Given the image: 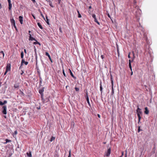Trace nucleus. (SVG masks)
Segmentation results:
<instances>
[{
  "label": "nucleus",
  "mask_w": 157,
  "mask_h": 157,
  "mask_svg": "<svg viewBox=\"0 0 157 157\" xmlns=\"http://www.w3.org/2000/svg\"><path fill=\"white\" fill-rule=\"evenodd\" d=\"M6 109L7 107L6 105H4L3 106L2 112L4 114L6 115L7 114Z\"/></svg>",
  "instance_id": "2"
},
{
  "label": "nucleus",
  "mask_w": 157,
  "mask_h": 157,
  "mask_svg": "<svg viewBox=\"0 0 157 157\" xmlns=\"http://www.w3.org/2000/svg\"><path fill=\"white\" fill-rule=\"evenodd\" d=\"M133 60H132V61H133V59H134L135 58V56H134V54L133 53Z\"/></svg>",
  "instance_id": "49"
},
{
  "label": "nucleus",
  "mask_w": 157,
  "mask_h": 157,
  "mask_svg": "<svg viewBox=\"0 0 157 157\" xmlns=\"http://www.w3.org/2000/svg\"><path fill=\"white\" fill-rule=\"evenodd\" d=\"M7 103V101L6 100H5L3 101V104H4V105L5 104H6Z\"/></svg>",
  "instance_id": "37"
},
{
  "label": "nucleus",
  "mask_w": 157,
  "mask_h": 157,
  "mask_svg": "<svg viewBox=\"0 0 157 157\" xmlns=\"http://www.w3.org/2000/svg\"><path fill=\"white\" fill-rule=\"evenodd\" d=\"M19 21L21 24H23V17L21 16H20L19 17Z\"/></svg>",
  "instance_id": "11"
},
{
  "label": "nucleus",
  "mask_w": 157,
  "mask_h": 157,
  "mask_svg": "<svg viewBox=\"0 0 157 157\" xmlns=\"http://www.w3.org/2000/svg\"><path fill=\"white\" fill-rule=\"evenodd\" d=\"M131 62L132 61H131V60L130 59H129V64L130 63V64H131Z\"/></svg>",
  "instance_id": "51"
},
{
  "label": "nucleus",
  "mask_w": 157,
  "mask_h": 157,
  "mask_svg": "<svg viewBox=\"0 0 157 157\" xmlns=\"http://www.w3.org/2000/svg\"><path fill=\"white\" fill-rule=\"evenodd\" d=\"M10 64H8L6 67V70L7 71H10Z\"/></svg>",
  "instance_id": "9"
},
{
  "label": "nucleus",
  "mask_w": 157,
  "mask_h": 157,
  "mask_svg": "<svg viewBox=\"0 0 157 157\" xmlns=\"http://www.w3.org/2000/svg\"><path fill=\"white\" fill-rule=\"evenodd\" d=\"M32 16H33V18H34V19H36L35 17V16L34 15H32Z\"/></svg>",
  "instance_id": "55"
},
{
  "label": "nucleus",
  "mask_w": 157,
  "mask_h": 157,
  "mask_svg": "<svg viewBox=\"0 0 157 157\" xmlns=\"http://www.w3.org/2000/svg\"><path fill=\"white\" fill-rule=\"evenodd\" d=\"M46 23H47V24H48V25H49V19H48V17L47 15L46 16Z\"/></svg>",
  "instance_id": "15"
},
{
  "label": "nucleus",
  "mask_w": 157,
  "mask_h": 157,
  "mask_svg": "<svg viewBox=\"0 0 157 157\" xmlns=\"http://www.w3.org/2000/svg\"><path fill=\"white\" fill-rule=\"evenodd\" d=\"M12 8V4L11 3L9 4V9L10 10Z\"/></svg>",
  "instance_id": "23"
},
{
  "label": "nucleus",
  "mask_w": 157,
  "mask_h": 157,
  "mask_svg": "<svg viewBox=\"0 0 157 157\" xmlns=\"http://www.w3.org/2000/svg\"><path fill=\"white\" fill-rule=\"evenodd\" d=\"M6 142H5L4 143V144H6L8 142H11V140L7 139H6Z\"/></svg>",
  "instance_id": "19"
},
{
  "label": "nucleus",
  "mask_w": 157,
  "mask_h": 157,
  "mask_svg": "<svg viewBox=\"0 0 157 157\" xmlns=\"http://www.w3.org/2000/svg\"><path fill=\"white\" fill-rule=\"evenodd\" d=\"M144 113L146 114H148L149 113V110L146 107L145 108Z\"/></svg>",
  "instance_id": "13"
},
{
  "label": "nucleus",
  "mask_w": 157,
  "mask_h": 157,
  "mask_svg": "<svg viewBox=\"0 0 157 157\" xmlns=\"http://www.w3.org/2000/svg\"><path fill=\"white\" fill-rule=\"evenodd\" d=\"M15 134H17V131H15Z\"/></svg>",
  "instance_id": "62"
},
{
  "label": "nucleus",
  "mask_w": 157,
  "mask_h": 157,
  "mask_svg": "<svg viewBox=\"0 0 157 157\" xmlns=\"http://www.w3.org/2000/svg\"><path fill=\"white\" fill-rule=\"evenodd\" d=\"M68 157H71V151H69V154Z\"/></svg>",
  "instance_id": "35"
},
{
  "label": "nucleus",
  "mask_w": 157,
  "mask_h": 157,
  "mask_svg": "<svg viewBox=\"0 0 157 157\" xmlns=\"http://www.w3.org/2000/svg\"><path fill=\"white\" fill-rule=\"evenodd\" d=\"M129 68L132 67L131 64H130V63L129 64Z\"/></svg>",
  "instance_id": "45"
},
{
  "label": "nucleus",
  "mask_w": 157,
  "mask_h": 157,
  "mask_svg": "<svg viewBox=\"0 0 157 157\" xmlns=\"http://www.w3.org/2000/svg\"><path fill=\"white\" fill-rule=\"evenodd\" d=\"M63 75H64V76H65V77L66 76V74H65L64 70L63 69Z\"/></svg>",
  "instance_id": "33"
},
{
  "label": "nucleus",
  "mask_w": 157,
  "mask_h": 157,
  "mask_svg": "<svg viewBox=\"0 0 157 157\" xmlns=\"http://www.w3.org/2000/svg\"><path fill=\"white\" fill-rule=\"evenodd\" d=\"M0 53H1L3 55V58H4V57L5 54H4V53L3 51H0Z\"/></svg>",
  "instance_id": "29"
},
{
  "label": "nucleus",
  "mask_w": 157,
  "mask_h": 157,
  "mask_svg": "<svg viewBox=\"0 0 157 157\" xmlns=\"http://www.w3.org/2000/svg\"><path fill=\"white\" fill-rule=\"evenodd\" d=\"M111 84H112V92L111 93V95H113L114 93V91L113 88V78L112 77V76H111Z\"/></svg>",
  "instance_id": "3"
},
{
  "label": "nucleus",
  "mask_w": 157,
  "mask_h": 157,
  "mask_svg": "<svg viewBox=\"0 0 157 157\" xmlns=\"http://www.w3.org/2000/svg\"><path fill=\"white\" fill-rule=\"evenodd\" d=\"M50 6L52 7H53V5H52V4L51 3H50Z\"/></svg>",
  "instance_id": "52"
},
{
  "label": "nucleus",
  "mask_w": 157,
  "mask_h": 157,
  "mask_svg": "<svg viewBox=\"0 0 157 157\" xmlns=\"http://www.w3.org/2000/svg\"><path fill=\"white\" fill-rule=\"evenodd\" d=\"M85 97L86 98V101H87V102L89 105L90 107L91 106V105H90V101H89V97H88V92H87H87L86 93V96H85Z\"/></svg>",
  "instance_id": "4"
},
{
  "label": "nucleus",
  "mask_w": 157,
  "mask_h": 157,
  "mask_svg": "<svg viewBox=\"0 0 157 157\" xmlns=\"http://www.w3.org/2000/svg\"><path fill=\"white\" fill-rule=\"evenodd\" d=\"M32 1H33V2H35V0H32Z\"/></svg>",
  "instance_id": "58"
},
{
  "label": "nucleus",
  "mask_w": 157,
  "mask_h": 157,
  "mask_svg": "<svg viewBox=\"0 0 157 157\" xmlns=\"http://www.w3.org/2000/svg\"><path fill=\"white\" fill-rule=\"evenodd\" d=\"M29 40H35V41H36V40L35 39V38H33V37H32V36H31V35L30 34H29Z\"/></svg>",
  "instance_id": "10"
},
{
  "label": "nucleus",
  "mask_w": 157,
  "mask_h": 157,
  "mask_svg": "<svg viewBox=\"0 0 157 157\" xmlns=\"http://www.w3.org/2000/svg\"><path fill=\"white\" fill-rule=\"evenodd\" d=\"M88 13H91V11H90V10H89V11H88Z\"/></svg>",
  "instance_id": "60"
},
{
  "label": "nucleus",
  "mask_w": 157,
  "mask_h": 157,
  "mask_svg": "<svg viewBox=\"0 0 157 157\" xmlns=\"http://www.w3.org/2000/svg\"><path fill=\"white\" fill-rule=\"evenodd\" d=\"M27 155L28 157H32V156L31 153L30 152L29 153H27Z\"/></svg>",
  "instance_id": "20"
},
{
  "label": "nucleus",
  "mask_w": 157,
  "mask_h": 157,
  "mask_svg": "<svg viewBox=\"0 0 157 157\" xmlns=\"http://www.w3.org/2000/svg\"><path fill=\"white\" fill-rule=\"evenodd\" d=\"M123 155H124V152H122V155H121V156H123Z\"/></svg>",
  "instance_id": "57"
},
{
  "label": "nucleus",
  "mask_w": 157,
  "mask_h": 157,
  "mask_svg": "<svg viewBox=\"0 0 157 157\" xmlns=\"http://www.w3.org/2000/svg\"><path fill=\"white\" fill-rule=\"evenodd\" d=\"M20 92H21V94L23 95L24 94V93L23 92H22L21 90H20Z\"/></svg>",
  "instance_id": "42"
},
{
  "label": "nucleus",
  "mask_w": 157,
  "mask_h": 157,
  "mask_svg": "<svg viewBox=\"0 0 157 157\" xmlns=\"http://www.w3.org/2000/svg\"><path fill=\"white\" fill-rule=\"evenodd\" d=\"M14 27L15 28V29L16 30H17V27L15 25H15H13Z\"/></svg>",
  "instance_id": "43"
},
{
  "label": "nucleus",
  "mask_w": 157,
  "mask_h": 157,
  "mask_svg": "<svg viewBox=\"0 0 157 157\" xmlns=\"http://www.w3.org/2000/svg\"><path fill=\"white\" fill-rule=\"evenodd\" d=\"M8 71H7V70H6V71L4 73V75H6V74Z\"/></svg>",
  "instance_id": "39"
},
{
  "label": "nucleus",
  "mask_w": 157,
  "mask_h": 157,
  "mask_svg": "<svg viewBox=\"0 0 157 157\" xmlns=\"http://www.w3.org/2000/svg\"><path fill=\"white\" fill-rule=\"evenodd\" d=\"M75 90L76 91H78L79 90V89L78 88L75 87Z\"/></svg>",
  "instance_id": "32"
},
{
  "label": "nucleus",
  "mask_w": 157,
  "mask_h": 157,
  "mask_svg": "<svg viewBox=\"0 0 157 157\" xmlns=\"http://www.w3.org/2000/svg\"><path fill=\"white\" fill-rule=\"evenodd\" d=\"M69 71H70V75H71V76L74 78H76V77L74 75L73 73H72V72H71V70L69 69Z\"/></svg>",
  "instance_id": "14"
},
{
  "label": "nucleus",
  "mask_w": 157,
  "mask_h": 157,
  "mask_svg": "<svg viewBox=\"0 0 157 157\" xmlns=\"http://www.w3.org/2000/svg\"><path fill=\"white\" fill-rule=\"evenodd\" d=\"M101 58L102 59H104V56L103 55H101Z\"/></svg>",
  "instance_id": "46"
},
{
  "label": "nucleus",
  "mask_w": 157,
  "mask_h": 157,
  "mask_svg": "<svg viewBox=\"0 0 157 157\" xmlns=\"http://www.w3.org/2000/svg\"><path fill=\"white\" fill-rule=\"evenodd\" d=\"M129 68L132 67L131 64H130V63L129 64Z\"/></svg>",
  "instance_id": "44"
},
{
  "label": "nucleus",
  "mask_w": 157,
  "mask_h": 157,
  "mask_svg": "<svg viewBox=\"0 0 157 157\" xmlns=\"http://www.w3.org/2000/svg\"><path fill=\"white\" fill-rule=\"evenodd\" d=\"M127 156V152H126V154H125V157H126Z\"/></svg>",
  "instance_id": "64"
},
{
  "label": "nucleus",
  "mask_w": 157,
  "mask_h": 157,
  "mask_svg": "<svg viewBox=\"0 0 157 157\" xmlns=\"http://www.w3.org/2000/svg\"><path fill=\"white\" fill-rule=\"evenodd\" d=\"M136 111L137 116H138V114L140 115V114H142V112L141 111V109L138 107Z\"/></svg>",
  "instance_id": "5"
},
{
  "label": "nucleus",
  "mask_w": 157,
  "mask_h": 157,
  "mask_svg": "<svg viewBox=\"0 0 157 157\" xmlns=\"http://www.w3.org/2000/svg\"><path fill=\"white\" fill-rule=\"evenodd\" d=\"M94 21L95 22H96L97 23V24L98 25H100L99 22L98 21H97V19L96 18H95L94 19Z\"/></svg>",
  "instance_id": "22"
},
{
  "label": "nucleus",
  "mask_w": 157,
  "mask_h": 157,
  "mask_svg": "<svg viewBox=\"0 0 157 157\" xmlns=\"http://www.w3.org/2000/svg\"><path fill=\"white\" fill-rule=\"evenodd\" d=\"M40 85H41V84L42 83V79L40 77Z\"/></svg>",
  "instance_id": "24"
},
{
  "label": "nucleus",
  "mask_w": 157,
  "mask_h": 157,
  "mask_svg": "<svg viewBox=\"0 0 157 157\" xmlns=\"http://www.w3.org/2000/svg\"><path fill=\"white\" fill-rule=\"evenodd\" d=\"M100 90L101 92V94H102V93L103 88H102V82H100Z\"/></svg>",
  "instance_id": "12"
},
{
  "label": "nucleus",
  "mask_w": 157,
  "mask_h": 157,
  "mask_svg": "<svg viewBox=\"0 0 157 157\" xmlns=\"http://www.w3.org/2000/svg\"><path fill=\"white\" fill-rule=\"evenodd\" d=\"M92 17L94 19L95 18H96V15L94 14H92Z\"/></svg>",
  "instance_id": "34"
},
{
  "label": "nucleus",
  "mask_w": 157,
  "mask_h": 157,
  "mask_svg": "<svg viewBox=\"0 0 157 157\" xmlns=\"http://www.w3.org/2000/svg\"><path fill=\"white\" fill-rule=\"evenodd\" d=\"M140 131H142V130H141L140 129V126H139L138 127V132H139Z\"/></svg>",
  "instance_id": "30"
},
{
  "label": "nucleus",
  "mask_w": 157,
  "mask_h": 157,
  "mask_svg": "<svg viewBox=\"0 0 157 157\" xmlns=\"http://www.w3.org/2000/svg\"><path fill=\"white\" fill-rule=\"evenodd\" d=\"M41 15L42 17L44 18V19L45 20V18L43 15L42 14V13H41Z\"/></svg>",
  "instance_id": "36"
},
{
  "label": "nucleus",
  "mask_w": 157,
  "mask_h": 157,
  "mask_svg": "<svg viewBox=\"0 0 157 157\" xmlns=\"http://www.w3.org/2000/svg\"><path fill=\"white\" fill-rule=\"evenodd\" d=\"M24 51L25 53L26 54L27 53L26 50L25 49Z\"/></svg>",
  "instance_id": "53"
},
{
  "label": "nucleus",
  "mask_w": 157,
  "mask_h": 157,
  "mask_svg": "<svg viewBox=\"0 0 157 157\" xmlns=\"http://www.w3.org/2000/svg\"><path fill=\"white\" fill-rule=\"evenodd\" d=\"M111 153V149L110 148H109L107 150V151L106 154V156L107 157L109 156L110 154Z\"/></svg>",
  "instance_id": "8"
},
{
  "label": "nucleus",
  "mask_w": 157,
  "mask_h": 157,
  "mask_svg": "<svg viewBox=\"0 0 157 157\" xmlns=\"http://www.w3.org/2000/svg\"><path fill=\"white\" fill-rule=\"evenodd\" d=\"M45 55L46 56H48L49 58H50V57H51V56H50V55H49V53L48 52H45Z\"/></svg>",
  "instance_id": "26"
},
{
  "label": "nucleus",
  "mask_w": 157,
  "mask_h": 157,
  "mask_svg": "<svg viewBox=\"0 0 157 157\" xmlns=\"http://www.w3.org/2000/svg\"><path fill=\"white\" fill-rule=\"evenodd\" d=\"M138 120H140V119H141V117H140V115H138Z\"/></svg>",
  "instance_id": "31"
},
{
  "label": "nucleus",
  "mask_w": 157,
  "mask_h": 157,
  "mask_svg": "<svg viewBox=\"0 0 157 157\" xmlns=\"http://www.w3.org/2000/svg\"><path fill=\"white\" fill-rule=\"evenodd\" d=\"M36 41L35 42H34L33 43V44H39L40 45V43H39V42H38V41H37L36 40Z\"/></svg>",
  "instance_id": "28"
},
{
  "label": "nucleus",
  "mask_w": 157,
  "mask_h": 157,
  "mask_svg": "<svg viewBox=\"0 0 157 157\" xmlns=\"http://www.w3.org/2000/svg\"><path fill=\"white\" fill-rule=\"evenodd\" d=\"M77 12L78 15V17L81 18L82 17V16H81V15L80 14L79 11L78 10H77Z\"/></svg>",
  "instance_id": "21"
},
{
  "label": "nucleus",
  "mask_w": 157,
  "mask_h": 157,
  "mask_svg": "<svg viewBox=\"0 0 157 157\" xmlns=\"http://www.w3.org/2000/svg\"><path fill=\"white\" fill-rule=\"evenodd\" d=\"M4 117L5 118H6V116H4Z\"/></svg>",
  "instance_id": "63"
},
{
  "label": "nucleus",
  "mask_w": 157,
  "mask_h": 157,
  "mask_svg": "<svg viewBox=\"0 0 157 157\" xmlns=\"http://www.w3.org/2000/svg\"><path fill=\"white\" fill-rule=\"evenodd\" d=\"M24 57V53L23 51H22L21 53V58L23 59Z\"/></svg>",
  "instance_id": "27"
},
{
  "label": "nucleus",
  "mask_w": 157,
  "mask_h": 157,
  "mask_svg": "<svg viewBox=\"0 0 157 157\" xmlns=\"http://www.w3.org/2000/svg\"><path fill=\"white\" fill-rule=\"evenodd\" d=\"M140 120H138V123L139 124L140 122Z\"/></svg>",
  "instance_id": "59"
},
{
  "label": "nucleus",
  "mask_w": 157,
  "mask_h": 157,
  "mask_svg": "<svg viewBox=\"0 0 157 157\" xmlns=\"http://www.w3.org/2000/svg\"><path fill=\"white\" fill-rule=\"evenodd\" d=\"M133 75V72L132 71H131V75Z\"/></svg>",
  "instance_id": "56"
},
{
  "label": "nucleus",
  "mask_w": 157,
  "mask_h": 157,
  "mask_svg": "<svg viewBox=\"0 0 157 157\" xmlns=\"http://www.w3.org/2000/svg\"><path fill=\"white\" fill-rule=\"evenodd\" d=\"M130 70L131 71H132V67L130 68Z\"/></svg>",
  "instance_id": "61"
},
{
  "label": "nucleus",
  "mask_w": 157,
  "mask_h": 157,
  "mask_svg": "<svg viewBox=\"0 0 157 157\" xmlns=\"http://www.w3.org/2000/svg\"><path fill=\"white\" fill-rule=\"evenodd\" d=\"M14 87L16 88H18L19 87V85L18 84H15L14 85Z\"/></svg>",
  "instance_id": "18"
},
{
  "label": "nucleus",
  "mask_w": 157,
  "mask_h": 157,
  "mask_svg": "<svg viewBox=\"0 0 157 157\" xmlns=\"http://www.w3.org/2000/svg\"><path fill=\"white\" fill-rule=\"evenodd\" d=\"M97 115H98V117L99 118H100L101 116H100V115L99 114H98Z\"/></svg>",
  "instance_id": "50"
},
{
  "label": "nucleus",
  "mask_w": 157,
  "mask_h": 157,
  "mask_svg": "<svg viewBox=\"0 0 157 157\" xmlns=\"http://www.w3.org/2000/svg\"><path fill=\"white\" fill-rule=\"evenodd\" d=\"M107 16L109 17L111 19V17L109 13L107 14Z\"/></svg>",
  "instance_id": "41"
},
{
  "label": "nucleus",
  "mask_w": 157,
  "mask_h": 157,
  "mask_svg": "<svg viewBox=\"0 0 157 157\" xmlns=\"http://www.w3.org/2000/svg\"><path fill=\"white\" fill-rule=\"evenodd\" d=\"M4 104H3V102H2V101H0V105H3Z\"/></svg>",
  "instance_id": "38"
},
{
  "label": "nucleus",
  "mask_w": 157,
  "mask_h": 157,
  "mask_svg": "<svg viewBox=\"0 0 157 157\" xmlns=\"http://www.w3.org/2000/svg\"><path fill=\"white\" fill-rule=\"evenodd\" d=\"M28 63V62L25 61L24 59H22L21 61V66H22L23 64L26 65Z\"/></svg>",
  "instance_id": "6"
},
{
  "label": "nucleus",
  "mask_w": 157,
  "mask_h": 157,
  "mask_svg": "<svg viewBox=\"0 0 157 157\" xmlns=\"http://www.w3.org/2000/svg\"><path fill=\"white\" fill-rule=\"evenodd\" d=\"M43 102L44 103H45L48 102L49 101V100L48 98H46L45 99H44L43 98V97L42 98H41Z\"/></svg>",
  "instance_id": "7"
},
{
  "label": "nucleus",
  "mask_w": 157,
  "mask_h": 157,
  "mask_svg": "<svg viewBox=\"0 0 157 157\" xmlns=\"http://www.w3.org/2000/svg\"><path fill=\"white\" fill-rule=\"evenodd\" d=\"M8 2V3H11V1L10 0H7Z\"/></svg>",
  "instance_id": "47"
},
{
  "label": "nucleus",
  "mask_w": 157,
  "mask_h": 157,
  "mask_svg": "<svg viewBox=\"0 0 157 157\" xmlns=\"http://www.w3.org/2000/svg\"><path fill=\"white\" fill-rule=\"evenodd\" d=\"M130 52L129 53V54L128 55V57L129 58H131L130 56Z\"/></svg>",
  "instance_id": "40"
},
{
  "label": "nucleus",
  "mask_w": 157,
  "mask_h": 157,
  "mask_svg": "<svg viewBox=\"0 0 157 157\" xmlns=\"http://www.w3.org/2000/svg\"><path fill=\"white\" fill-rule=\"evenodd\" d=\"M55 139V138L53 136H52L51 138L50 141L51 142H52L53 140H54Z\"/></svg>",
  "instance_id": "25"
},
{
  "label": "nucleus",
  "mask_w": 157,
  "mask_h": 157,
  "mask_svg": "<svg viewBox=\"0 0 157 157\" xmlns=\"http://www.w3.org/2000/svg\"><path fill=\"white\" fill-rule=\"evenodd\" d=\"M37 25L41 29H43V28L42 26V25H41L40 23L39 22L37 23Z\"/></svg>",
  "instance_id": "17"
},
{
  "label": "nucleus",
  "mask_w": 157,
  "mask_h": 157,
  "mask_svg": "<svg viewBox=\"0 0 157 157\" xmlns=\"http://www.w3.org/2000/svg\"><path fill=\"white\" fill-rule=\"evenodd\" d=\"M49 59L51 61V62L52 63V59L51 57H50Z\"/></svg>",
  "instance_id": "48"
},
{
  "label": "nucleus",
  "mask_w": 157,
  "mask_h": 157,
  "mask_svg": "<svg viewBox=\"0 0 157 157\" xmlns=\"http://www.w3.org/2000/svg\"><path fill=\"white\" fill-rule=\"evenodd\" d=\"M11 22L12 25H15V21L13 19H11Z\"/></svg>",
  "instance_id": "16"
},
{
  "label": "nucleus",
  "mask_w": 157,
  "mask_h": 157,
  "mask_svg": "<svg viewBox=\"0 0 157 157\" xmlns=\"http://www.w3.org/2000/svg\"><path fill=\"white\" fill-rule=\"evenodd\" d=\"M92 8V7L91 6H90L89 7V9H91Z\"/></svg>",
  "instance_id": "54"
},
{
  "label": "nucleus",
  "mask_w": 157,
  "mask_h": 157,
  "mask_svg": "<svg viewBox=\"0 0 157 157\" xmlns=\"http://www.w3.org/2000/svg\"><path fill=\"white\" fill-rule=\"evenodd\" d=\"M44 88L43 87L40 89L39 91V93L41 95V98H43V92L44 91Z\"/></svg>",
  "instance_id": "1"
}]
</instances>
